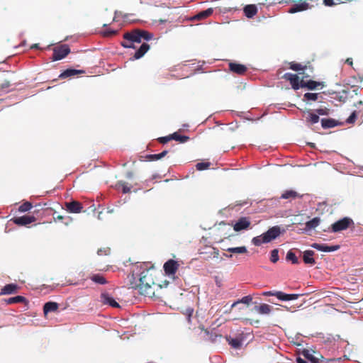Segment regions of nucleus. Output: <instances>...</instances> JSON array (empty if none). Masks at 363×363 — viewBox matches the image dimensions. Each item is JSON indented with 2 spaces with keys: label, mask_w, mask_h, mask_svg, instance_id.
I'll list each match as a JSON object with an SVG mask.
<instances>
[{
  "label": "nucleus",
  "mask_w": 363,
  "mask_h": 363,
  "mask_svg": "<svg viewBox=\"0 0 363 363\" xmlns=\"http://www.w3.org/2000/svg\"><path fill=\"white\" fill-rule=\"evenodd\" d=\"M280 228L277 225L274 226L261 235L253 238L252 242L255 246H259L263 243H268L274 240L280 235Z\"/></svg>",
  "instance_id": "nucleus-3"
},
{
  "label": "nucleus",
  "mask_w": 363,
  "mask_h": 363,
  "mask_svg": "<svg viewBox=\"0 0 363 363\" xmlns=\"http://www.w3.org/2000/svg\"><path fill=\"white\" fill-rule=\"evenodd\" d=\"M289 68L294 71H301L302 70L303 72L301 73L303 74L302 78H307L309 77L310 75L305 72L306 70H309L310 72H313V68L311 65H303L300 63H296L295 62H291L289 63Z\"/></svg>",
  "instance_id": "nucleus-12"
},
{
  "label": "nucleus",
  "mask_w": 363,
  "mask_h": 363,
  "mask_svg": "<svg viewBox=\"0 0 363 363\" xmlns=\"http://www.w3.org/2000/svg\"><path fill=\"white\" fill-rule=\"evenodd\" d=\"M155 273L156 272L154 270L153 267L143 270L140 273L138 281L140 283H150L152 285L157 284L155 279Z\"/></svg>",
  "instance_id": "nucleus-8"
},
{
  "label": "nucleus",
  "mask_w": 363,
  "mask_h": 363,
  "mask_svg": "<svg viewBox=\"0 0 363 363\" xmlns=\"http://www.w3.org/2000/svg\"><path fill=\"white\" fill-rule=\"evenodd\" d=\"M353 224L354 222L351 218L345 217L331 225V231L333 233L340 232L347 229Z\"/></svg>",
  "instance_id": "nucleus-6"
},
{
  "label": "nucleus",
  "mask_w": 363,
  "mask_h": 363,
  "mask_svg": "<svg viewBox=\"0 0 363 363\" xmlns=\"http://www.w3.org/2000/svg\"><path fill=\"white\" fill-rule=\"evenodd\" d=\"M10 82L5 80L1 85V89H6L10 86Z\"/></svg>",
  "instance_id": "nucleus-52"
},
{
  "label": "nucleus",
  "mask_w": 363,
  "mask_h": 363,
  "mask_svg": "<svg viewBox=\"0 0 363 363\" xmlns=\"http://www.w3.org/2000/svg\"><path fill=\"white\" fill-rule=\"evenodd\" d=\"M180 264L179 263L174 259L167 260L163 266L164 271L169 277L174 276L178 270Z\"/></svg>",
  "instance_id": "nucleus-9"
},
{
  "label": "nucleus",
  "mask_w": 363,
  "mask_h": 363,
  "mask_svg": "<svg viewBox=\"0 0 363 363\" xmlns=\"http://www.w3.org/2000/svg\"><path fill=\"white\" fill-rule=\"evenodd\" d=\"M252 301V298L250 296H245L242 297L240 300H238L233 303L232 308L236 306L238 303H242L245 304H249Z\"/></svg>",
  "instance_id": "nucleus-37"
},
{
  "label": "nucleus",
  "mask_w": 363,
  "mask_h": 363,
  "mask_svg": "<svg viewBox=\"0 0 363 363\" xmlns=\"http://www.w3.org/2000/svg\"><path fill=\"white\" fill-rule=\"evenodd\" d=\"M211 248V247H206L203 250H200L199 254L204 255H206V257H205L206 259H209L211 257V255L209 253Z\"/></svg>",
  "instance_id": "nucleus-47"
},
{
  "label": "nucleus",
  "mask_w": 363,
  "mask_h": 363,
  "mask_svg": "<svg viewBox=\"0 0 363 363\" xmlns=\"http://www.w3.org/2000/svg\"><path fill=\"white\" fill-rule=\"evenodd\" d=\"M19 286L16 284H9L5 285L0 291L1 295L13 294L18 291Z\"/></svg>",
  "instance_id": "nucleus-17"
},
{
  "label": "nucleus",
  "mask_w": 363,
  "mask_h": 363,
  "mask_svg": "<svg viewBox=\"0 0 363 363\" xmlns=\"http://www.w3.org/2000/svg\"><path fill=\"white\" fill-rule=\"evenodd\" d=\"M213 13V9L208 8V9L199 12V13H197L195 16L194 18L197 19V20L205 19V18L209 17L210 16H211Z\"/></svg>",
  "instance_id": "nucleus-30"
},
{
  "label": "nucleus",
  "mask_w": 363,
  "mask_h": 363,
  "mask_svg": "<svg viewBox=\"0 0 363 363\" xmlns=\"http://www.w3.org/2000/svg\"><path fill=\"white\" fill-rule=\"evenodd\" d=\"M203 331H204V333H205V334H206V335H208L209 334V332H208V330H203Z\"/></svg>",
  "instance_id": "nucleus-60"
},
{
  "label": "nucleus",
  "mask_w": 363,
  "mask_h": 363,
  "mask_svg": "<svg viewBox=\"0 0 363 363\" xmlns=\"http://www.w3.org/2000/svg\"><path fill=\"white\" fill-rule=\"evenodd\" d=\"M315 112L318 114V115H321V116H327L329 114V110L326 108H318L315 110Z\"/></svg>",
  "instance_id": "nucleus-48"
},
{
  "label": "nucleus",
  "mask_w": 363,
  "mask_h": 363,
  "mask_svg": "<svg viewBox=\"0 0 363 363\" xmlns=\"http://www.w3.org/2000/svg\"><path fill=\"white\" fill-rule=\"evenodd\" d=\"M230 345L235 349H238L241 347V342L240 340L235 338L230 341Z\"/></svg>",
  "instance_id": "nucleus-46"
},
{
  "label": "nucleus",
  "mask_w": 363,
  "mask_h": 363,
  "mask_svg": "<svg viewBox=\"0 0 363 363\" xmlns=\"http://www.w3.org/2000/svg\"><path fill=\"white\" fill-rule=\"evenodd\" d=\"M101 250H98V254L101 255Z\"/></svg>",
  "instance_id": "nucleus-61"
},
{
  "label": "nucleus",
  "mask_w": 363,
  "mask_h": 363,
  "mask_svg": "<svg viewBox=\"0 0 363 363\" xmlns=\"http://www.w3.org/2000/svg\"><path fill=\"white\" fill-rule=\"evenodd\" d=\"M168 152V150H164L159 154L147 155L146 158L150 161L158 160L165 157Z\"/></svg>",
  "instance_id": "nucleus-32"
},
{
  "label": "nucleus",
  "mask_w": 363,
  "mask_h": 363,
  "mask_svg": "<svg viewBox=\"0 0 363 363\" xmlns=\"http://www.w3.org/2000/svg\"><path fill=\"white\" fill-rule=\"evenodd\" d=\"M223 256H225V257H228V258H232V257H233L232 255H228L225 253L223 254Z\"/></svg>",
  "instance_id": "nucleus-59"
},
{
  "label": "nucleus",
  "mask_w": 363,
  "mask_h": 363,
  "mask_svg": "<svg viewBox=\"0 0 363 363\" xmlns=\"http://www.w3.org/2000/svg\"><path fill=\"white\" fill-rule=\"evenodd\" d=\"M318 94L316 93H306L303 96L306 100L316 101L318 99Z\"/></svg>",
  "instance_id": "nucleus-44"
},
{
  "label": "nucleus",
  "mask_w": 363,
  "mask_h": 363,
  "mask_svg": "<svg viewBox=\"0 0 363 363\" xmlns=\"http://www.w3.org/2000/svg\"><path fill=\"white\" fill-rule=\"evenodd\" d=\"M276 297L280 301H289V294H285L282 291H277Z\"/></svg>",
  "instance_id": "nucleus-38"
},
{
  "label": "nucleus",
  "mask_w": 363,
  "mask_h": 363,
  "mask_svg": "<svg viewBox=\"0 0 363 363\" xmlns=\"http://www.w3.org/2000/svg\"><path fill=\"white\" fill-rule=\"evenodd\" d=\"M85 72L84 70L81 69H67L62 72L60 75L59 77L61 79H66L67 77H73L74 75L79 74H84Z\"/></svg>",
  "instance_id": "nucleus-19"
},
{
  "label": "nucleus",
  "mask_w": 363,
  "mask_h": 363,
  "mask_svg": "<svg viewBox=\"0 0 363 363\" xmlns=\"http://www.w3.org/2000/svg\"><path fill=\"white\" fill-rule=\"evenodd\" d=\"M294 5L289 9V13H294L296 12L303 11L324 4L327 6H334L333 0H291Z\"/></svg>",
  "instance_id": "nucleus-1"
},
{
  "label": "nucleus",
  "mask_w": 363,
  "mask_h": 363,
  "mask_svg": "<svg viewBox=\"0 0 363 363\" xmlns=\"http://www.w3.org/2000/svg\"><path fill=\"white\" fill-rule=\"evenodd\" d=\"M345 62L347 64H348L350 66H352L353 65V61H352V58H347L346 60H345Z\"/></svg>",
  "instance_id": "nucleus-54"
},
{
  "label": "nucleus",
  "mask_w": 363,
  "mask_h": 363,
  "mask_svg": "<svg viewBox=\"0 0 363 363\" xmlns=\"http://www.w3.org/2000/svg\"><path fill=\"white\" fill-rule=\"evenodd\" d=\"M279 260V251L274 249L271 251L270 261L273 263H276Z\"/></svg>",
  "instance_id": "nucleus-42"
},
{
  "label": "nucleus",
  "mask_w": 363,
  "mask_h": 363,
  "mask_svg": "<svg viewBox=\"0 0 363 363\" xmlns=\"http://www.w3.org/2000/svg\"><path fill=\"white\" fill-rule=\"evenodd\" d=\"M277 291H264V292L262 293V295L264 296H276Z\"/></svg>",
  "instance_id": "nucleus-51"
},
{
  "label": "nucleus",
  "mask_w": 363,
  "mask_h": 363,
  "mask_svg": "<svg viewBox=\"0 0 363 363\" xmlns=\"http://www.w3.org/2000/svg\"><path fill=\"white\" fill-rule=\"evenodd\" d=\"M320 219L318 217L313 218L309 221H307L305 224L306 227L304 228L305 231H308L312 229H315L320 223Z\"/></svg>",
  "instance_id": "nucleus-28"
},
{
  "label": "nucleus",
  "mask_w": 363,
  "mask_h": 363,
  "mask_svg": "<svg viewBox=\"0 0 363 363\" xmlns=\"http://www.w3.org/2000/svg\"><path fill=\"white\" fill-rule=\"evenodd\" d=\"M319 116L313 113H308V117L307 120L312 124L317 123L319 121Z\"/></svg>",
  "instance_id": "nucleus-39"
},
{
  "label": "nucleus",
  "mask_w": 363,
  "mask_h": 363,
  "mask_svg": "<svg viewBox=\"0 0 363 363\" xmlns=\"http://www.w3.org/2000/svg\"><path fill=\"white\" fill-rule=\"evenodd\" d=\"M301 196L294 190H287L284 194H281V199H295L296 198H301Z\"/></svg>",
  "instance_id": "nucleus-29"
},
{
  "label": "nucleus",
  "mask_w": 363,
  "mask_h": 363,
  "mask_svg": "<svg viewBox=\"0 0 363 363\" xmlns=\"http://www.w3.org/2000/svg\"><path fill=\"white\" fill-rule=\"evenodd\" d=\"M211 257L217 258L219 256V250L216 247H211L209 252Z\"/></svg>",
  "instance_id": "nucleus-49"
},
{
  "label": "nucleus",
  "mask_w": 363,
  "mask_h": 363,
  "mask_svg": "<svg viewBox=\"0 0 363 363\" xmlns=\"http://www.w3.org/2000/svg\"><path fill=\"white\" fill-rule=\"evenodd\" d=\"M64 218V217L62 216H57L56 218H54V219L56 220H62Z\"/></svg>",
  "instance_id": "nucleus-56"
},
{
  "label": "nucleus",
  "mask_w": 363,
  "mask_h": 363,
  "mask_svg": "<svg viewBox=\"0 0 363 363\" xmlns=\"http://www.w3.org/2000/svg\"><path fill=\"white\" fill-rule=\"evenodd\" d=\"M244 13L247 18H252L257 13V8L255 4H248L243 9Z\"/></svg>",
  "instance_id": "nucleus-21"
},
{
  "label": "nucleus",
  "mask_w": 363,
  "mask_h": 363,
  "mask_svg": "<svg viewBox=\"0 0 363 363\" xmlns=\"http://www.w3.org/2000/svg\"><path fill=\"white\" fill-rule=\"evenodd\" d=\"M282 78L289 81L291 85V87L294 90H298L300 87H301L300 78L296 74L285 73Z\"/></svg>",
  "instance_id": "nucleus-13"
},
{
  "label": "nucleus",
  "mask_w": 363,
  "mask_h": 363,
  "mask_svg": "<svg viewBox=\"0 0 363 363\" xmlns=\"http://www.w3.org/2000/svg\"><path fill=\"white\" fill-rule=\"evenodd\" d=\"M296 362L297 363H307V362L305 359H302L301 357H298L296 359Z\"/></svg>",
  "instance_id": "nucleus-55"
},
{
  "label": "nucleus",
  "mask_w": 363,
  "mask_h": 363,
  "mask_svg": "<svg viewBox=\"0 0 363 363\" xmlns=\"http://www.w3.org/2000/svg\"><path fill=\"white\" fill-rule=\"evenodd\" d=\"M153 35L146 30H134L131 32L125 33L123 35L125 42H123L121 45L124 48H135L134 43H140L142 40H149L152 39Z\"/></svg>",
  "instance_id": "nucleus-2"
},
{
  "label": "nucleus",
  "mask_w": 363,
  "mask_h": 363,
  "mask_svg": "<svg viewBox=\"0 0 363 363\" xmlns=\"http://www.w3.org/2000/svg\"><path fill=\"white\" fill-rule=\"evenodd\" d=\"M362 101H359L357 104H354V106L357 107L358 106L362 105Z\"/></svg>",
  "instance_id": "nucleus-58"
},
{
  "label": "nucleus",
  "mask_w": 363,
  "mask_h": 363,
  "mask_svg": "<svg viewBox=\"0 0 363 363\" xmlns=\"http://www.w3.org/2000/svg\"><path fill=\"white\" fill-rule=\"evenodd\" d=\"M340 123L333 118H323L321 125L323 128H330L338 125Z\"/></svg>",
  "instance_id": "nucleus-27"
},
{
  "label": "nucleus",
  "mask_w": 363,
  "mask_h": 363,
  "mask_svg": "<svg viewBox=\"0 0 363 363\" xmlns=\"http://www.w3.org/2000/svg\"><path fill=\"white\" fill-rule=\"evenodd\" d=\"M227 252L237 254H246L248 252L247 249L245 246L228 247L225 249Z\"/></svg>",
  "instance_id": "nucleus-31"
},
{
  "label": "nucleus",
  "mask_w": 363,
  "mask_h": 363,
  "mask_svg": "<svg viewBox=\"0 0 363 363\" xmlns=\"http://www.w3.org/2000/svg\"><path fill=\"white\" fill-rule=\"evenodd\" d=\"M59 305L56 302L49 301L45 303L43 306V312L46 315L50 312H55L57 311Z\"/></svg>",
  "instance_id": "nucleus-24"
},
{
  "label": "nucleus",
  "mask_w": 363,
  "mask_h": 363,
  "mask_svg": "<svg viewBox=\"0 0 363 363\" xmlns=\"http://www.w3.org/2000/svg\"><path fill=\"white\" fill-rule=\"evenodd\" d=\"M323 85L322 83L318 82L313 80L304 81L303 78L301 80V87H306L310 90H314L317 89L318 86Z\"/></svg>",
  "instance_id": "nucleus-22"
},
{
  "label": "nucleus",
  "mask_w": 363,
  "mask_h": 363,
  "mask_svg": "<svg viewBox=\"0 0 363 363\" xmlns=\"http://www.w3.org/2000/svg\"><path fill=\"white\" fill-rule=\"evenodd\" d=\"M229 69L230 72L239 74L242 75L244 74L247 70V68L245 65L236 63V62H230L229 63Z\"/></svg>",
  "instance_id": "nucleus-15"
},
{
  "label": "nucleus",
  "mask_w": 363,
  "mask_h": 363,
  "mask_svg": "<svg viewBox=\"0 0 363 363\" xmlns=\"http://www.w3.org/2000/svg\"><path fill=\"white\" fill-rule=\"evenodd\" d=\"M211 166L210 162H198L196 164V168L199 171L207 169Z\"/></svg>",
  "instance_id": "nucleus-40"
},
{
  "label": "nucleus",
  "mask_w": 363,
  "mask_h": 363,
  "mask_svg": "<svg viewBox=\"0 0 363 363\" xmlns=\"http://www.w3.org/2000/svg\"><path fill=\"white\" fill-rule=\"evenodd\" d=\"M130 287L132 289H138V292L145 296L152 297L155 296V289L162 287L160 284H155L152 285L150 283H138L130 282Z\"/></svg>",
  "instance_id": "nucleus-4"
},
{
  "label": "nucleus",
  "mask_w": 363,
  "mask_h": 363,
  "mask_svg": "<svg viewBox=\"0 0 363 363\" xmlns=\"http://www.w3.org/2000/svg\"><path fill=\"white\" fill-rule=\"evenodd\" d=\"M66 210L72 213H78L82 209V205L77 201H72L70 202H65V203Z\"/></svg>",
  "instance_id": "nucleus-14"
},
{
  "label": "nucleus",
  "mask_w": 363,
  "mask_h": 363,
  "mask_svg": "<svg viewBox=\"0 0 363 363\" xmlns=\"http://www.w3.org/2000/svg\"><path fill=\"white\" fill-rule=\"evenodd\" d=\"M300 296L299 294H289V301L296 300Z\"/></svg>",
  "instance_id": "nucleus-53"
},
{
  "label": "nucleus",
  "mask_w": 363,
  "mask_h": 363,
  "mask_svg": "<svg viewBox=\"0 0 363 363\" xmlns=\"http://www.w3.org/2000/svg\"><path fill=\"white\" fill-rule=\"evenodd\" d=\"M255 309L259 314L267 315L272 311V306L267 303H262L255 306Z\"/></svg>",
  "instance_id": "nucleus-23"
},
{
  "label": "nucleus",
  "mask_w": 363,
  "mask_h": 363,
  "mask_svg": "<svg viewBox=\"0 0 363 363\" xmlns=\"http://www.w3.org/2000/svg\"><path fill=\"white\" fill-rule=\"evenodd\" d=\"M157 140L160 143L165 144V143H168L169 141H170L172 139H171V135H169L168 136L159 138Z\"/></svg>",
  "instance_id": "nucleus-50"
},
{
  "label": "nucleus",
  "mask_w": 363,
  "mask_h": 363,
  "mask_svg": "<svg viewBox=\"0 0 363 363\" xmlns=\"http://www.w3.org/2000/svg\"><path fill=\"white\" fill-rule=\"evenodd\" d=\"M70 52L69 46L66 44L57 46L53 49L52 61H57L65 58Z\"/></svg>",
  "instance_id": "nucleus-7"
},
{
  "label": "nucleus",
  "mask_w": 363,
  "mask_h": 363,
  "mask_svg": "<svg viewBox=\"0 0 363 363\" xmlns=\"http://www.w3.org/2000/svg\"><path fill=\"white\" fill-rule=\"evenodd\" d=\"M255 323H259V321L258 320H255Z\"/></svg>",
  "instance_id": "nucleus-62"
},
{
  "label": "nucleus",
  "mask_w": 363,
  "mask_h": 363,
  "mask_svg": "<svg viewBox=\"0 0 363 363\" xmlns=\"http://www.w3.org/2000/svg\"><path fill=\"white\" fill-rule=\"evenodd\" d=\"M286 260L291 261L293 264H298V259L292 250H289L286 254Z\"/></svg>",
  "instance_id": "nucleus-36"
},
{
  "label": "nucleus",
  "mask_w": 363,
  "mask_h": 363,
  "mask_svg": "<svg viewBox=\"0 0 363 363\" xmlns=\"http://www.w3.org/2000/svg\"><path fill=\"white\" fill-rule=\"evenodd\" d=\"M311 247L314 249H316L319 251L322 252H334L340 248L339 245H327L325 244H318V243H313L311 245Z\"/></svg>",
  "instance_id": "nucleus-16"
},
{
  "label": "nucleus",
  "mask_w": 363,
  "mask_h": 363,
  "mask_svg": "<svg viewBox=\"0 0 363 363\" xmlns=\"http://www.w3.org/2000/svg\"><path fill=\"white\" fill-rule=\"evenodd\" d=\"M13 223L19 226H26L36 220L34 216L26 215L20 217H14L11 220Z\"/></svg>",
  "instance_id": "nucleus-10"
},
{
  "label": "nucleus",
  "mask_w": 363,
  "mask_h": 363,
  "mask_svg": "<svg viewBox=\"0 0 363 363\" xmlns=\"http://www.w3.org/2000/svg\"><path fill=\"white\" fill-rule=\"evenodd\" d=\"M39 48V45L38 44H33L30 46V48L31 49H35V48Z\"/></svg>",
  "instance_id": "nucleus-57"
},
{
  "label": "nucleus",
  "mask_w": 363,
  "mask_h": 363,
  "mask_svg": "<svg viewBox=\"0 0 363 363\" xmlns=\"http://www.w3.org/2000/svg\"><path fill=\"white\" fill-rule=\"evenodd\" d=\"M251 225L250 219L247 217H240L233 224V230L236 232L247 230Z\"/></svg>",
  "instance_id": "nucleus-11"
},
{
  "label": "nucleus",
  "mask_w": 363,
  "mask_h": 363,
  "mask_svg": "<svg viewBox=\"0 0 363 363\" xmlns=\"http://www.w3.org/2000/svg\"><path fill=\"white\" fill-rule=\"evenodd\" d=\"M171 135V139L174 140L176 141H179L181 143H184L189 140V137L186 135H181L178 133L175 132Z\"/></svg>",
  "instance_id": "nucleus-33"
},
{
  "label": "nucleus",
  "mask_w": 363,
  "mask_h": 363,
  "mask_svg": "<svg viewBox=\"0 0 363 363\" xmlns=\"http://www.w3.org/2000/svg\"><path fill=\"white\" fill-rule=\"evenodd\" d=\"M101 301L104 304L109 305L113 308H119V304L108 293L101 294Z\"/></svg>",
  "instance_id": "nucleus-18"
},
{
  "label": "nucleus",
  "mask_w": 363,
  "mask_h": 363,
  "mask_svg": "<svg viewBox=\"0 0 363 363\" xmlns=\"http://www.w3.org/2000/svg\"><path fill=\"white\" fill-rule=\"evenodd\" d=\"M91 279L99 284H105L107 283L105 277L101 274H94L91 276Z\"/></svg>",
  "instance_id": "nucleus-34"
},
{
  "label": "nucleus",
  "mask_w": 363,
  "mask_h": 363,
  "mask_svg": "<svg viewBox=\"0 0 363 363\" xmlns=\"http://www.w3.org/2000/svg\"><path fill=\"white\" fill-rule=\"evenodd\" d=\"M4 301L8 305H11V304L18 303H28L26 298L22 296H16L15 297L5 298V299H4Z\"/></svg>",
  "instance_id": "nucleus-25"
},
{
  "label": "nucleus",
  "mask_w": 363,
  "mask_h": 363,
  "mask_svg": "<svg viewBox=\"0 0 363 363\" xmlns=\"http://www.w3.org/2000/svg\"><path fill=\"white\" fill-rule=\"evenodd\" d=\"M33 207V205L29 201H26L18 207V211L21 213L29 211Z\"/></svg>",
  "instance_id": "nucleus-35"
},
{
  "label": "nucleus",
  "mask_w": 363,
  "mask_h": 363,
  "mask_svg": "<svg viewBox=\"0 0 363 363\" xmlns=\"http://www.w3.org/2000/svg\"><path fill=\"white\" fill-rule=\"evenodd\" d=\"M149 49L150 45L147 43H143L139 48V49H138V50L135 52L134 58L136 60L141 58L147 52Z\"/></svg>",
  "instance_id": "nucleus-26"
},
{
  "label": "nucleus",
  "mask_w": 363,
  "mask_h": 363,
  "mask_svg": "<svg viewBox=\"0 0 363 363\" xmlns=\"http://www.w3.org/2000/svg\"><path fill=\"white\" fill-rule=\"evenodd\" d=\"M357 112L356 111H354L351 115L349 116V118L346 120V122L347 123H354L357 119Z\"/></svg>",
  "instance_id": "nucleus-45"
},
{
  "label": "nucleus",
  "mask_w": 363,
  "mask_h": 363,
  "mask_svg": "<svg viewBox=\"0 0 363 363\" xmlns=\"http://www.w3.org/2000/svg\"><path fill=\"white\" fill-rule=\"evenodd\" d=\"M116 186L118 187H121L122 188V192L123 194H127V193H129L130 192V188L128 187L125 182H118V184H116Z\"/></svg>",
  "instance_id": "nucleus-41"
},
{
  "label": "nucleus",
  "mask_w": 363,
  "mask_h": 363,
  "mask_svg": "<svg viewBox=\"0 0 363 363\" xmlns=\"http://www.w3.org/2000/svg\"><path fill=\"white\" fill-rule=\"evenodd\" d=\"M303 356L311 363H326L333 361V359H325L324 357L313 350H304Z\"/></svg>",
  "instance_id": "nucleus-5"
},
{
  "label": "nucleus",
  "mask_w": 363,
  "mask_h": 363,
  "mask_svg": "<svg viewBox=\"0 0 363 363\" xmlns=\"http://www.w3.org/2000/svg\"><path fill=\"white\" fill-rule=\"evenodd\" d=\"M315 252L313 250H306L303 252V260L305 264L314 265L315 264V261L313 256Z\"/></svg>",
  "instance_id": "nucleus-20"
},
{
  "label": "nucleus",
  "mask_w": 363,
  "mask_h": 363,
  "mask_svg": "<svg viewBox=\"0 0 363 363\" xmlns=\"http://www.w3.org/2000/svg\"><path fill=\"white\" fill-rule=\"evenodd\" d=\"M117 34V30L111 28H106L102 31V35L104 37H111Z\"/></svg>",
  "instance_id": "nucleus-43"
}]
</instances>
